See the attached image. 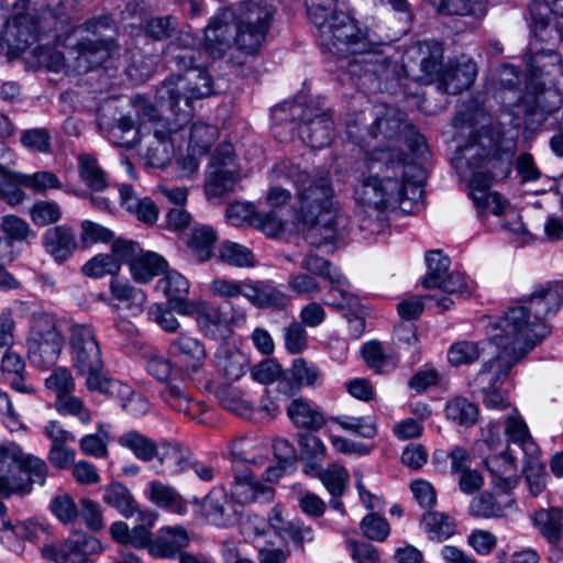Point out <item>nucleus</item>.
<instances>
[{
	"label": "nucleus",
	"instance_id": "4c0bfd02",
	"mask_svg": "<svg viewBox=\"0 0 563 563\" xmlns=\"http://www.w3.org/2000/svg\"><path fill=\"white\" fill-rule=\"evenodd\" d=\"M287 415L296 427L307 430H318L325 423L323 413L302 398L289 404Z\"/></svg>",
	"mask_w": 563,
	"mask_h": 563
},
{
	"label": "nucleus",
	"instance_id": "4468645a",
	"mask_svg": "<svg viewBox=\"0 0 563 563\" xmlns=\"http://www.w3.org/2000/svg\"><path fill=\"white\" fill-rule=\"evenodd\" d=\"M517 356L512 350H501L496 358L486 362L478 372L475 383L481 387L487 407L504 409L508 406L505 391L497 388L495 384L505 378L510 368L522 358Z\"/></svg>",
	"mask_w": 563,
	"mask_h": 563
},
{
	"label": "nucleus",
	"instance_id": "0eeeda50",
	"mask_svg": "<svg viewBox=\"0 0 563 563\" xmlns=\"http://www.w3.org/2000/svg\"><path fill=\"white\" fill-rule=\"evenodd\" d=\"M74 367L86 377V386L106 395L126 394L128 388L103 372L102 353L95 329L87 323H74L69 329Z\"/></svg>",
	"mask_w": 563,
	"mask_h": 563
},
{
	"label": "nucleus",
	"instance_id": "6e6552de",
	"mask_svg": "<svg viewBox=\"0 0 563 563\" xmlns=\"http://www.w3.org/2000/svg\"><path fill=\"white\" fill-rule=\"evenodd\" d=\"M134 109L137 119L145 125L144 131L153 135L144 154L147 163L153 167L165 166L172 159L175 148L183 146L184 131L189 121H183L179 115H173V120L161 117L157 109L142 96L135 97Z\"/></svg>",
	"mask_w": 563,
	"mask_h": 563
},
{
	"label": "nucleus",
	"instance_id": "ddd939ff",
	"mask_svg": "<svg viewBox=\"0 0 563 563\" xmlns=\"http://www.w3.org/2000/svg\"><path fill=\"white\" fill-rule=\"evenodd\" d=\"M290 111L292 119H299L298 135L305 144L318 150L328 146L333 136L332 118L323 110L298 102H284L274 109L278 112Z\"/></svg>",
	"mask_w": 563,
	"mask_h": 563
},
{
	"label": "nucleus",
	"instance_id": "09e8293b",
	"mask_svg": "<svg viewBox=\"0 0 563 563\" xmlns=\"http://www.w3.org/2000/svg\"><path fill=\"white\" fill-rule=\"evenodd\" d=\"M148 498L156 506L168 508L178 514L184 512L186 509L181 496L176 492V489L158 481H152L148 483Z\"/></svg>",
	"mask_w": 563,
	"mask_h": 563
},
{
	"label": "nucleus",
	"instance_id": "7c9ffc66",
	"mask_svg": "<svg viewBox=\"0 0 563 563\" xmlns=\"http://www.w3.org/2000/svg\"><path fill=\"white\" fill-rule=\"evenodd\" d=\"M43 246L56 262H65L77 249L74 230L67 225L49 228L43 236Z\"/></svg>",
	"mask_w": 563,
	"mask_h": 563
},
{
	"label": "nucleus",
	"instance_id": "3c124183",
	"mask_svg": "<svg viewBox=\"0 0 563 563\" xmlns=\"http://www.w3.org/2000/svg\"><path fill=\"white\" fill-rule=\"evenodd\" d=\"M274 455L277 460L276 466H268L265 470L266 479L272 482L278 479L284 471L292 466L296 461V451L291 443L283 438H277L273 442Z\"/></svg>",
	"mask_w": 563,
	"mask_h": 563
},
{
	"label": "nucleus",
	"instance_id": "423d86ee",
	"mask_svg": "<svg viewBox=\"0 0 563 563\" xmlns=\"http://www.w3.org/2000/svg\"><path fill=\"white\" fill-rule=\"evenodd\" d=\"M492 150L486 147L476 136L457 148L452 158L453 166L466 175L464 169L471 172L468 181L470 196L479 216L492 213L501 216L509 203L498 192L489 191L493 180L505 177L509 173L507 164L498 157L490 155Z\"/></svg>",
	"mask_w": 563,
	"mask_h": 563
},
{
	"label": "nucleus",
	"instance_id": "a18cd8bd",
	"mask_svg": "<svg viewBox=\"0 0 563 563\" xmlns=\"http://www.w3.org/2000/svg\"><path fill=\"white\" fill-rule=\"evenodd\" d=\"M167 266L166 261L156 253L142 252L130 267L135 282L146 283L162 274Z\"/></svg>",
	"mask_w": 563,
	"mask_h": 563
},
{
	"label": "nucleus",
	"instance_id": "f8f14e48",
	"mask_svg": "<svg viewBox=\"0 0 563 563\" xmlns=\"http://www.w3.org/2000/svg\"><path fill=\"white\" fill-rule=\"evenodd\" d=\"M84 27L92 37H85L77 44L78 60L80 66L85 63L86 68L91 69L101 66L118 49V26L110 15H100L87 20Z\"/></svg>",
	"mask_w": 563,
	"mask_h": 563
},
{
	"label": "nucleus",
	"instance_id": "412c9836",
	"mask_svg": "<svg viewBox=\"0 0 563 563\" xmlns=\"http://www.w3.org/2000/svg\"><path fill=\"white\" fill-rule=\"evenodd\" d=\"M23 456L15 442L0 444V497L29 493V482L21 476Z\"/></svg>",
	"mask_w": 563,
	"mask_h": 563
},
{
	"label": "nucleus",
	"instance_id": "2f4dec72",
	"mask_svg": "<svg viewBox=\"0 0 563 563\" xmlns=\"http://www.w3.org/2000/svg\"><path fill=\"white\" fill-rule=\"evenodd\" d=\"M271 528L283 540H290L298 548H303L305 542L313 540V531L300 521L286 520L282 510L274 507L268 517Z\"/></svg>",
	"mask_w": 563,
	"mask_h": 563
},
{
	"label": "nucleus",
	"instance_id": "39448f33",
	"mask_svg": "<svg viewBox=\"0 0 563 563\" xmlns=\"http://www.w3.org/2000/svg\"><path fill=\"white\" fill-rule=\"evenodd\" d=\"M443 47L437 41H423L411 45L402 56V70L407 77L421 84L438 80V88L450 95L461 93L475 81L477 66L462 56L443 68Z\"/></svg>",
	"mask_w": 563,
	"mask_h": 563
},
{
	"label": "nucleus",
	"instance_id": "5701e85b",
	"mask_svg": "<svg viewBox=\"0 0 563 563\" xmlns=\"http://www.w3.org/2000/svg\"><path fill=\"white\" fill-rule=\"evenodd\" d=\"M38 525L32 521H13L5 514V507L0 501V541L11 552L22 554L24 542H36L41 532Z\"/></svg>",
	"mask_w": 563,
	"mask_h": 563
},
{
	"label": "nucleus",
	"instance_id": "393cba45",
	"mask_svg": "<svg viewBox=\"0 0 563 563\" xmlns=\"http://www.w3.org/2000/svg\"><path fill=\"white\" fill-rule=\"evenodd\" d=\"M190 543V538L185 528L163 527L150 544V553L154 558L175 559Z\"/></svg>",
	"mask_w": 563,
	"mask_h": 563
},
{
	"label": "nucleus",
	"instance_id": "79ce46f5",
	"mask_svg": "<svg viewBox=\"0 0 563 563\" xmlns=\"http://www.w3.org/2000/svg\"><path fill=\"white\" fill-rule=\"evenodd\" d=\"M110 292L114 299L124 303V307L132 314H140L143 311L146 295L142 289L132 286L128 282L112 278L110 282Z\"/></svg>",
	"mask_w": 563,
	"mask_h": 563
},
{
	"label": "nucleus",
	"instance_id": "37998d69",
	"mask_svg": "<svg viewBox=\"0 0 563 563\" xmlns=\"http://www.w3.org/2000/svg\"><path fill=\"white\" fill-rule=\"evenodd\" d=\"M479 410L476 404L465 397H454L445 406V417L448 420L461 426L472 427L478 419Z\"/></svg>",
	"mask_w": 563,
	"mask_h": 563
},
{
	"label": "nucleus",
	"instance_id": "864d4df0",
	"mask_svg": "<svg viewBox=\"0 0 563 563\" xmlns=\"http://www.w3.org/2000/svg\"><path fill=\"white\" fill-rule=\"evenodd\" d=\"M217 234L210 225H197L189 240V249L199 262L211 258Z\"/></svg>",
	"mask_w": 563,
	"mask_h": 563
},
{
	"label": "nucleus",
	"instance_id": "9d476101",
	"mask_svg": "<svg viewBox=\"0 0 563 563\" xmlns=\"http://www.w3.org/2000/svg\"><path fill=\"white\" fill-rule=\"evenodd\" d=\"M274 15L275 8L267 0L243 1L236 13L238 49L249 55L257 53L266 41Z\"/></svg>",
	"mask_w": 563,
	"mask_h": 563
},
{
	"label": "nucleus",
	"instance_id": "338daca9",
	"mask_svg": "<svg viewBox=\"0 0 563 563\" xmlns=\"http://www.w3.org/2000/svg\"><path fill=\"white\" fill-rule=\"evenodd\" d=\"M287 285L292 292L305 298H313L322 289L318 278L306 272L290 274Z\"/></svg>",
	"mask_w": 563,
	"mask_h": 563
},
{
	"label": "nucleus",
	"instance_id": "58836bf2",
	"mask_svg": "<svg viewBox=\"0 0 563 563\" xmlns=\"http://www.w3.org/2000/svg\"><path fill=\"white\" fill-rule=\"evenodd\" d=\"M102 500L117 509L125 518L139 512V504L130 489L120 482H112L104 487Z\"/></svg>",
	"mask_w": 563,
	"mask_h": 563
},
{
	"label": "nucleus",
	"instance_id": "9b49d317",
	"mask_svg": "<svg viewBox=\"0 0 563 563\" xmlns=\"http://www.w3.org/2000/svg\"><path fill=\"white\" fill-rule=\"evenodd\" d=\"M64 345V336L57 318L47 312L33 316L27 339V354L31 363L38 368L55 365Z\"/></svg>",
	"mask_w": 563,
	"mask_h": 563
},
{
	"label": "nucleus",
	"instance_id": "a211bd4d",
	"mask_svg": "<svg viewBox=\"0 0 563 563\" xmlns=\"http://www.w3.org/2000/svg\"><path fill=\"white\" fill-rule=\"evenodd\" d=\"M236 170L231 144H221L211 158L205 190L208 197H222L233 190Z\"/></svg>",
	"mask_w": 563,
	"mask_h": 563
},
{
	"label": "nucleus",
	"instance_id": "4d7b16f0",
	"mask_svg": "<svg viewBox=\"0 0 563 563\" xmlns=\"http://www.w3.org/2000/svg\"><path fill=\"white\" fill-rule=\"evenodd\" d=\"M510 505L509 503L504 506L496 500L492 493L483 492L471 500L468 512L475 518H500L505 516V510Z\"/></svg>",
	"mask_w": 563,
	"mask_h": 563
},
{
	"label": "nucleus",
	"instance_id": "c85d7f7f",
	"mask_svg": "<svg viewBox=\"0 0 563 563\" xmlns=\"http://www.w3.org/2000/svg\"><path fill=\"white\" fill-rule=\"evenodd\" d=\"M38 18L30 11L16 13L8 24L7 41L19 51L32 45L38 36Z\"/></svg>",
	"mask_w": 563,
	"mask_h": 563
},
{
	"label": "nucleus",
	"instance_id": "7ed1b4c3",
	"mask_svg": "<svg viewBox=\"0 0 563 563\" xmlns=\"http://www.w3.org/2000/svg\"><path fill=\"white\" fill-rule=\"evenodd\" d=\"M282 179H290L298 186V217L303 224L312 229L308 235L310 244L318 247L343 235L349 219L333 208V189L328 172L319 173L311 178L297 165L283 161L271 170L273 183H279Z\"/></svg>",
	"mask_w": 563,
	"mask_h": 563
},
{
	"label": "nucleus",
	"instance_id": "680f3d73",
	"mask_svg": "<svg viewBox=\"0 0 563 563\" xmlns=\"http://www.w3.org/2000/svg\"><path fill=\"white\" fill-rule=\"evenodd\" d=\"M218 130L213 125L206 123H195L190 129L189 146L194 154H206L216 142Z\"/></svg>",
	"mask_w": 563,
	"mask_h": 563
},
{
	"label": "nucleus",
	"instance_id": "aec40b11",
	"mask_svg": "<svg viewBox=\"0 0 563 563\" xmlns=\"http://www.w3.org/2000/svg\"><path fill=\"white\" fill-rule=\"evenodd\" d=\"M168 355L181 369L187 380H195L203 371L207 352L200 340L179 334L170 341Z\"/></svg>",
	"mask_w": 563,
	"mask_h": 563
},
{
	"label": "nucleus",
	"instance_id": "2eb2a0df",
	"mask_svg": "<svg viewBox=\"0 0 563 563\" xmlns=\"http://www.w3.org/2000/svg\"><path fill=\"white\" fill-rule=\"evenodd\" d=\"M322 44L342 55H356L367 45L354 22L344 12L333 15L324 26H317Z\"/></svg>",
	"mask_w": 563,
	"mask_h": 563
},
{
	"label": "nucleus",
	"instance_id": "dca6fc26",
	"mask_svg": "<svg viewBox=\"0 0 563 563\" xmlns=\"http://www.w3.org/2000/svg\"><path fill=\"white\" fill-rule=\"evenodd\" d=\"M102 551L101 542L82 531H74L60 544H46L41 549L42 556L55 563H92L89 556Z\"/></svg>",
	"mask_w": 563,
	"mask_h": 563
},
{
	"label": "nucleus",
	"instance_id": "b1692460",
	"mask_svg": "<svg viewBox=\"0 0 563 563\" xmlns=\"http://www.w3.org/2000/svg\"><path fill=\"white\" fill-rule=\"evenodd\" d=\"M232 498L241 505L252 503H269L275 492L272 486L258 482L250 470L234 468V482L231 490Z\"/></svg>",
	"mask_w": 563,
	"mask_h": 563
},
{
	"label": "nucleus",
	"instance_id": "bb28decb",
	"mask_svg": "<svg viewBox=\"0 0 563 563\" xmlns=\"http://www.w3.org/2000/svg\"><path fill=\"white\" fill-rule=\"evenodd\" d=\"M159 284L173 310L183 316H192L198 311V306L187 299L189 283L181 274L169 272Z\"/></svg>",
	"mask_w": 563,
	"mask_h": 563
},
{
	"label": "nucleus",
	"instance_id": "f3484780",
	"mask_svg": "<svg viewBox=\"0 0 563 563\" xmlns=\"http://www.w3.org/2000/svg\"><path fill=\"white\" fill-rule=\"evenodd\" d=\"M368 115L373 119L371 124H367L368 118L365 110L356 114L353 124L364 125L373 139L382 136L389 142H398L402 139L407 126L406 114L402 111L389 106H376L369 109Z\"/></svg>",
	"mask_w": 563,
	"mask_h": 563
},
{
	"label": "nucleus",
	"instance_id": "49530a36",
	"mask_svg": "<svg viewBox=\"0 0 563 563\" xmlns=\"http://www.w3.org/2000/svg\"><path fill=\"white\" fill-rule=\"evenodd\" d=\"M78 172L81 181L90 189L101 191L107 188V175L92 155L78 156Z\"/></svg>",
	"mask_w": 563,
	"mask_h": 563
},
{
	"label": "nucleus",
	"instance_id": "f704fd0d",
	"mask_svg": "<svg viewBox=\"0 0 563 563\" xmlns=\"http://www.w3.org/2000/svg\"><path fill=\"white\" fill-rule=\"evenodd\" d=\"M156 457L167 473L180 474L189 468L191 452L180 443L162 442Z\"/></svg>",
	"mask_w": 563,
	"mask_h": 563
},
{
	"label": "nucleus",
	"instance_id": "c03bdc74",
	"mask_svg": "<svg viewBox=\"0 0 563 563\" xmlns=\"http://www.w3.org/2000/svg\"><path fill=\"white\" fill-rule=\"evenodd\" d=\"M172 360L163 355H151L146 360V371L158 382L165 383L166 386L187 380L181 369Z\"/></svg>",
	"mask_w": 563,
	"mask_h": 563
},
{
	"label": "nucleus",
	"instance_id": "1a4fd4ad",
	"mask_svg": "<svg viewBox=\"0 0 563 563\" xmlns=\"http://www.w3.org/2000/svg\"><path fill=\"white\" fill-rule=\"evenodd\" d=\"M213 93V80L209 70L196 67L189 73L177 74L166 79L157 89L156 98L161 107L169 110L172 115L191 120L194 102Z\"/></svg>",
	"mask_w": 563,
	"mask_h": 563
},
{
	"label": "nucleus",
	"instance_id": "0e129e2a",
	"mask_svg": "<svg viewBox=\"0 0 563 563\" xmlns=\"http://www.w3.org/2000/svg\"><path fill=\"white\" fill-rule=\"evenodd\" d=\"M360 530L364 538L383 542L389 536L390 527L386 518L373 511L362 519Z\"/></svg>",
	"mask_w": 563,
	"mask_h": 563
},
{
	"label": "nucleus",
	"instance_id": "774afa93",
	"mask_svg": "<svg viewBox=\"0 0 563 563\" xmlns=\"http://www.w3.org/2000/svg\"><path fill=\"white\" fill-rule=\"evenodd\" d=\"M362 353L366 364L377 373H382L387 365L394 366L398 361L396 355L387 354L379 342L365 343Z\"/></svg>",
	"mask_w": 563,
	"mask_h": 563
},
{
	"label": "nucleus",
	"instance_id": "a878e982",
	"mask_svg": "<svg viewBox=\"0 0 563 563\" xmlns=\"http://www.w3.org/2000/svg\"><path fill=\"white\" fill-rule=\"evenodd\" d=\"M231 12L214 16L205 29L206 51L214 58L222 57L231 47L233 26L230 24Z\"/></svg>",
	"mask_w": 563,
	"mask_h": 563
},
{
	"label": "nucleus",
	"instance_id": "f03ea898",
	"mask_svg": "<svg viewBox=\"0 0 563 563\" xmlns=\"http://www.w3.org/2000/svg\"><path fill=\"white\" fill-rule=\"evenodd\" d=\"M563 305V286L548 283L538 286L530 296L509 307L493 327L492 342L500 350H512L525 357L551 332L548 319Z\"/></svg>",
	"mask_w": 563,
	"mask_h": 563
},
{
	"label": "nucleus",
	"instance_id": "72a5a7b5",
	"mask_svg": "<svg viewBox=\"0 0 563 563\" xmlns=\"http://www.w3.org/2000/svg\"><path fill=\"white\" fill-rule=\"evenodd\" d=\"M121 205L129 212L146 224H153L158 218V208L154 201L147 197L140 198L132 186L122 185L119 188Z\"/></svg>",
	"mask_w": 563,
	"mask_h": 563
},
{
	"label": "nucleus",
	"instance_id": "de8ad7c7",
	"mask_svg": "<svg viewBox=\"0 0 563 563\" xmlns=\"http://www.w3.org/2000/svg\"><path fill=\"white\" fill-rule=\"evenodd\" d=\"M118 442L121 446L131 450L143 462H150L156 457L159 449V445L137 431L123 433Z\"/></svg>",
	"mask_w": 563,
	"mask_h": 563
},
{
	"label": "nucleus",
	"instance_id": "f257e3e1",
	"mask_svg": "<svg viewBox=\"0 0 563 563\" xmlns=\"http://www.w3.org/2000/svg\"><path fill=\"white\" fill-rule=\"evenodd\" d=\"M407 155L397 147L374 148L367 154L360 183L354 190L365 213L379 214L388 207L409 212L423 194L424 169L406 163Z\"/></svg>",
	"mask_w": 563,
	"mask_h": 563
},
{
	"label": "nucleus",
	"instance_id": "c9c22d12",
	"mask_svg": "<svg viewBox=\"0 0 563 563\" xmlns=\"http://www.w3.org/2000/svg\"><path fill=\"white\" fill-rule=\"evenodd\" d=\"M137 121L139 125L129 115L120 117L108 132L109 141L115 146L132 148L139 143L145 130L142 121Z\"/></svg>",
	"mask_w": 563,
	"mask_h": 563
},
{
	"label": "nucleus",
	"instance_id": "a19ab883",
	"mask_svg": "<svg viewBox=\"0 0 563 563\" xmlns=\"http://www.w3.org/2000/svg\"><path fill=\"white\" fill-rule=\"evenodd\" d=\"M18 186H23L34 194L45 195L51 189H60L63 187L58 177L48 170H40L33 174L15 172L11 174V181Z\"/></svg>",
	"mask_w": 563,
	"mask_h": 563
},
{
	"label": "nucleus",
	"instance_id": "c756f323",
	"mask_svg": "<svg viewBox=\"0 0 563 563\" xmlns=\"http://www.w3.org/2000/svg\"><path fill=\"white\" fill-rule=\"evenodd\" d=\"M246 290V299L260 309L284 310L291 303V297L272 282H255Z\"/></svg>",
	"mask_w": 563,
	"mask_h": 563
},
{
	"label": "nucleus",
	"instance_id": "603ef678",
	"mask_svg": "<svg viewBox=\"0 0 563 563\" xmlns=\"http://www.w3.org/2000/svg\"><path fill=\"white\" fill-rule=\"evenodd\" d=\"M299 267L317 278L320 277L339 284L342 282L339 277V269L333 267L330 261L312 251L302 255Z\"/></svg>",
	"mask_w": 563,
	"mask_h": 563
},
{
	"label": "nucleus",
	"instance_id": "e2e57ef3",
	"mask_svg": "<svg viewBox=\"0 0 563 563\" xmlns=\"http://www.w3.org/2000/svg\"><path fill=\"white\" fill-rule=\"evenodd\" d=\"M318 477L332 497H341L350 481L349 472L336 464L330 465L323 472H318Z\"/></svg>",
	"mask_w": 563,
	"mask_h": 563
},
{
	"label": "nucleus",
	"instance_id": "8fccbe9b",
	"mask_svg": "<svg viewBox=\"0 0 563 563\" xmlns=\"http://www.w3.org/2000/svg\"><path fill=\"white\" fill-rule=\"evenodd\" d=\"M216 397L224 409L243 418L249 419L252 417V404L245 400L241 393L232 385H221L217 387Z\"/></svg>",
	"mask_w": 563,
	"mask_h": 563
},
{
	"label": "nucleus",
	"instance_id": "13d9d810",
	"mask_svg": "<svg viewBox=\"0 0 563 563\" xmlns=\"http://www.w3.org/2000/svg\"><path fill=\"white\" fill-rule=\"evenodd\" d=\"M397 344V358H407L408 363L416 362L419 345L416 330L412 324H401L395 331Z\"/></svg>",
	"mask_w": 563,
	"mask_h": 563
},
{
	"label": "nucleus",
	"instance_id": "052dcab7",
	"mask_svg": "<svg viewBox=\"0 0 563 563\" xmlns=\"http://www.w3.org/2000/svg\"><path fill=\"white\" fill-rule=\"evenodd\" d=\"M219 258L236 267H251L254 265V255L245 246L235 242L225 241L219 247Z\"/></svg>",
	"mask_w": 563,
	"mask_h": 563
},
{
	"label": "nucleus",
	"instance_id": "ea45409f",
	"mask_svg": "<svg viewBox=\"0 0 563 563\" xmlns=\"http://www.w3.org/2000/svg\"><path fill=\"white\" fill-rule=\"evenodd\" d=\"M533 523L541 534L552 544L563 538V510L558 507L541 508L533 516Z\"/></svg>",
	"mask_w": 563,
	"mask_h": 563
},
{
	"label": "nucleus",
	"instance_id": "cd10ccee",
	"mask_svg": "<svg viewBox=\"0 0 563 563\" xmlns=\"http://www.w3.org/2000/svg\"><path fill=\"white\" fill-rule=\"evenodd\" d=\"M291 379L282 378L278 382V391L285 396L297 394L301 386L314 387L321 379L320 368L312 362L302 357L296 358L291 366Z\"/></svg>",
	"mask_w": 563,
	"mask_h": 563
},
{
	"label": "nucleus",
	"instance_id": "473e14b6",
	"mask_svg": "<svg viewBox=\"0 0 563 563\" xmlns=\"http://www.w3.org/2000/svg\"><path fill=\"white\" fill-rule=\"evenodd\" d=\"M516 460L509 445L500 454L489 455L484 464L494 478V484L503 489L512 488L517 479L514 477L516 472Z\"/></svg>",
	"mask_w": 563,
	"mask_h": 563
},
{
	"label": "nucleus",
	"instance_id": "e433bc0d",
	"mask_svg": "<svg viewBox=\"0 0 563 563\" xmlns=\"http://www.w3.org/2000/svg\"><path fill=\"white\" fill-rule=\"evenodd\" d=\"M505 433L508 445L517 444L528 459L538 457L539 448L533 441L527 423L519 416H510L506 420Z\"/></svg>",
	"mask_w": 563,
	"mask_h": 563
},
{
	"label": "nucleus",
	"instance_id": "6e6d98bb",
	"mask_svg": "<svg viewBox=\"0 0 563 563\" xmlns=\"http://www.w3.org/2000/svg\"><path fill=\"white\" fill-rule=\"evenodd\" d=\"M161 395L170 408L191 418L200 410L199 405L176 383L165 386Z\"/></svg>",
	"mask_w": 563,
	"mask_h": 563
},
{
	"label": "nucleus",
	"instance_id": "4be33fe9",
	"mask_svg": "<svg viewBox=\"0 0 563 563\" xmlns=\"http://www.w3.org/2000/svg\"><path fill=\"white\" fill-rule=\"evenodd\" d=\"M200 44L201 41L195 34L189 31H180L164 51L166 64L177 74L189 73L196 67H203L200 63Z\"/></svg>",
	"mask_w": 563,
	"mask_h": 563
},
{
	"label": "nucleus",
	"instance_id": "20e7f679",
	"mask_svg": "<svg viewBox=\"0 0 563 563\" xmlns=\"http://www.w3.org/2000/svg\"><path fill=\"white\" fill-rule=\"evenodd\" d=\"M527 82L521 97L525 120L529 125H541L563 102V64L561 55L544 48L533 38L526 57Z\"/></svg>",
	"mask_w": 563,
	"mask_h": 563
},
{
	"label": "nucleus",
	"instance_id": "69168bd1",
	"mask_svg": "<svg viewBox=\"0 0 563 563\" xmlns=\"http://www.w3.org/2000/svg\"><path fill=\"white\" fill-rule=\"evenodd\" d=\"M62 214V208L55 201L40 200L30 209L31 220L37 227L56 223L60 220Z\"/></svg>",
	"mask_w": 563,
	"mask_h": 563
},
{
	"label": "nucleus",
	"instance_id": "bf43d9fd",
	"mask_svg": "<svg viewBox=\"0 0 563 563\" xmlns=\"http://www.w3.org/2000/svg\"><path fill=\"white\" fill-rule=\"evenodd\" d=\"M421 522L430 539L443 540L454 533V520L446 514L428 511L423 515Z\"/></svg>",
	"mask_w": 563,
	"mask_h": 563
},
{
	"label": "nucleus",
	"instance_id": "6ab92c4d",
	"mask_svg": "<svg viewBox=\"0 0 563 563\" xmlns=\"http://www.w3.org/2000/svg\"><path fill=\"white\" fill-rule=\"evenodd\" d=\"M358 58H354L347 64L350 75L362 80L361 85H365V80L372 78H384L386 80L398 77V64L384 51H372L369 43L365 46L364 52L357 53Z\"/></svg>",
	"mask_w": 563,
	"mask_h": 563
},
{
	"label": "nucleus",
	"instance_id": "5fc2aeb1",
	"mask_svg": "<svg viewBox=\"0 0 563 563\" xmlns=\"http://www.w3.org/2000/svg\"><path fill=\"white\" fill-rule=\"evenodd\" d=\"M428 272L421 282L426 289H432L449 274L450 258L442 251L433 250L426 255Z\"/></svg>",
	"mask_w": 563,
	"mask_h": 563
}]
</instances>
